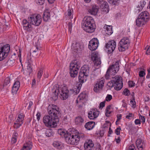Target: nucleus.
I'll list each match as a JSON object with an SVG mask.
<instances>
[{
	"mask_svg": "<svg viewBox=\"0 0 150 150\" xmlns=\"http://www.w3.org/2000/svg\"><path fill=\"white\" fill-rule=\"evenodd\" d=\"M10 79L8 77H6L4 80V86L7 85L10 82Z\"/></svg>",
	"mask_w": 150,
	"mask_h": 150,
	"instance_id": "obj_42",
	"label": "nucleus"
},
{
	"mask_svg": "<svg viewBox=\"0 0 150 150\" xmlns=\"http://www.w3.org/2000/svg\"><path fill=\"white\" fill-rule=\"evenodd\" d=\"M105 83V79L102 78L98 80L95 84L93 90L96 93L99 92L101 91L104 86Z\"/></svg>",
	"mask_w": 150,
	"mask_h": 150,
	"instance_id": "obj_10",
	"label": "nucleus"
},
{
	"mask_svg": "<svg viewBox=\"0 0 150 150\" xmlns=\"http://www.w3.org/2000/svg\"><path fill=\"white\" fill-rule=\"evenodd\" d=\"M23 29L26 30H28L29 28L31 27V25L29 23H28V24H26L23 25Z\"/></svg>",
	"mask_w": 150,
	"mask_h": 150,
	"instance_id": "obj_46",
	"label": "nucleus"
},
{
	"mask_svg": "<svg viewBox=\"0 0 150 150\" xmlns=\"http://www.w3.org/2000/svg\"><path fill=\"white\" fill-rule=\"evenodd\" d=\"M144 49L146 50V54H150V47H145Z\"/></svg>",
	"mask_w": 150,
	"mask_h": 150,
	"instance_id": "obj_59",
	"label": "nucleus"
},
{
	"mask_svg": "<svg viewBox=\"0 0 150 150\" xmlns=\"http://www.w3.org/2000/svg\"><path fill=\"white\" fill-rule=\"evenodd\" d=\"M10 50V47H0V61L6 58Z\"/></svg>",
	"mask_w": 150,
	"mask_h": 150,
	"instance_id": "obj_12",
	"label": "nucleus"
},
{
	"mask_svg": "<svg viewBox=\"0 0 150 150\" xmlns=\"http://www.w3.org/2000/svg\"><path fill=\"white\" fill-rule=\"evenodd\" d=\"M121 130V129L120 127H117L115 130V133L117 135H119L120 134V131Z\"/></svg>",
	"mask_w": 150,
	"mask_h": 150,
	"instance_id": "obj_49",
	"label": "nucleus"
},
{
	"mask_svg": "<svg viewBox=\"0 0 150 150\" xmlns=\"http://www.w3.org/2000/svg\"><path fill=\"white\" fill-rule=\"evenodd\" d=\"M115 141L117 143H119L120 142V136H118L117 138H115Z\"/></svg>",
	"mask_w": 150,
	"mask_h": 150,
	"instance_id": "obj_62",
	"label": "nucleus"
},
{
	"mask_svg": "<svg viewBox=\"0 0 150 150\" xmlns=\"http://www.w3.org/2000/svg\"><path fill=\"white\" fill-rule=\"evenodd\" d=\"M149 14L147 11H144L142 12L138 16L147 21L149 19Z\"/></svg>",
	"mask_w": 150,
	"mask_h": 150,
	"instance_id": "obj_23",
	"label": "nucleus"
},
{
	"mask_svg": "<svg viewBox=\"0 0 150 150\" xmlns=\"http://www.w3.org/2000/svg\"><path fill=\"white\" fill-rule=\"evenodd\" d=\"M119 69V63L116 62L115 64L110 66L108 68L105 75V77L106 79L110 78L111 76L114 75Z\"/></svg>",
	"mask_w": 150,
	"mask_h": 150,
	"instance_id": "obj_8",
	"label": "nucleus"
},
{
	"mask_svg": "<svg viewBox=\"0 0 150 150\" xmlns=\"http://www.w3.org/2000/svg\"><path fill=\"white\" fill-rule=\"evenodd\" d=\"M103 28L104 29H105V33L108 35H110L113 33V31L112 30V26H111L105 25Z\"/></svg>",
	"mask_w": 150,
	"mask_h": 150,
	"instance_id": "obj_22",
	"label": "nucleus"
},
{
	"mask_svg": "<svg viewBox=\"0 0 150 150\" xmlns=\"http://www.w3.org/2000/svg\"><path fill=\"white\" fill-rule=\"evenodd\" d=\"M45 134L46 136L48 137L52 136L53 134L52 130L50 129H47L45 131Z\"/></svg>",
	"mask_w": 150,
	"mask_h": 150,
	"instance_id": "obj_33",
	"label": "nucleus"
},
{
	"mask_svg": "<svg viewBox=\"0 0 150 150\" xmlns=\"http://www.w3.org/2000/svg\"><path fill=\"white\" fill-rule=\"evenodd\" d=\"M86 96V94L84 93H81L79 96L76 102L77 104L79 105V107L82 106L85 100Z\"/></svg>",
	"mask_w": 150,
	"mask_h": 150,
	"instance_id": "obj_16",
	"label": "nucleus"
},
{
	"mask_svg": "<svg viewBox=\"0 0 150 150\" xmlns=\"http://www.w3.org/2000/svg\"><path fill=\"white\" fill-rule=\"evenodd\" d=\"M40 50V49L39 47H32L30 49V52L32 53H35V54H37V53Z\"/></svg>",
	"mask_w": 150,
	"mask_h": 150,
	"instance_id": "obj_36",
	"label": "nucleus"
},
{
	"mask_svg": "<svg viewBox=\"0 0 150 150\" xmlns=\"http://www.w3.org/2000/svg\"><path fill=\"white\" fill-rule=\"evenodd\" d=\"M13 115H10L8 118H6L7 121L11 123L13 120Z\"/></svg>",
	"mask_w": 150,
	"mask_h": 150,
	"instance_id": "obj_45",
	"label": "nucleus"
},
{
	"mask_svg": "<svg viewBox=\"0 0 150 150\" xmlns=\"http://www.w3.org/2000/svg\"><path fill=\"white\" fill-rule=\"evenodd\" d=\"M95 125V123L93 122H87L85 125V128L87 130L92 129Z\"/></svg>",
	"mask_w": 150,
	"mask_h": 150,
	"instance_id": "obj_25",
	"label": "nucleus"
},
{
	"mask_svg": "<svg viewBox=\"0 0 150 150\" xmlns=\"http://www.w3.org/2000/svg\"><path fill=\"white\" fill-rule=\"evenodd\" d=\"M37 4L40 5H42L45 3V0H35Z\"/></svg>",
	"mask_w": 150,
	"mask_h": 150,
	"instance_id": "obj_47",
	"label": "nucleus"
},
{
	"mask_svg": "<svg viewBox=\"0 0 150 150\" xmlns=\"http://www.w3.org/2000/svg\"><path fill=\"white\" fill-rule=\"evenodd\" d=\"M98 41L96 38H93L89 42L88 47H98Z\"/></svg>",
	"mask_w": 150,
	"mask_h": 150,
	"instance_id": "obj_19",
	"label": "nucleus"
},
{
	"mask_svg": "<svg viewBox=\"0 0 150 150\" xmlns=\"http://www.w3.org/2000/svg\"><path fill=\"white\" fill-rule=\"evenodd\" d=\"M123 93L124 95L127 96H129L130 95V91L127 88L124 90Z\"/></svg>",
	"mask_w": 150,
	"mask_h": 150,
	"instance_id": "obj_41",
	"label": "nucleus"
},
{
	"mask_svg": "<svg viewBox=\"0 0 150 150\" xmlns=\"http://www.w3.org/2000/svg\"><path fill=\"white\" fill-rule=\"evenodd\" d=\"M98 7L96 5L91 6L88 9V11L91 14L96 15L98 11Z\"/></svg>",
	"mask_w": 150,
	"mask_h": 150,
	"instance_id": "obj_17",
	"label": "nucleus"
},
{
	"mask_svg": "<svg viewBox=\"0 0 150 150\" xmlns=\"http://www.w3.org/2000/svg\"><path fill=\"white\" fill-rule=\"evenodd\" d=\"M32 145L30 142L25 143L21 150H30L32 148Z\"/></svg>",
	"mask_w": 150,
	"mask_h": 150,
	"instance_id": "obj_24",
	"label": "nucleus"
},
{
	"mask_svg": "<svg viewBox=\"0 0 150 150\" xmlns=\"http://www.w3.org/2000/svg\"><path fill=\"white\" fill-rule=\"evenodd\" d=\"M139 150H143V149L145 147V144H144L143 142L138 144V146H137Z\"/></svg>",
	"mask_w": 150,
	"mask_h": 150,
	"instance_id": "obj_38",
	"label": "nucleus"
},
{
	"mask_svg": "<svg viewBox=\"0 0 150 150\" xmlns=\"http://www.w3.org/2000/svg\"><path fill=\"white\" fill-rule=\"evenodd\" d=\"M112 78V79L108 83V85L112 88L113 87L117 91L121 89L123 85L122 77L120 76H116Z\"/></svg>",
	"mask_w": 150,
	"mask_h": 150,
	"instance_id": "obj_5",
	"label": "nucleus"
},
{
	"mask_svg": "<svg viewBox=\"0 0 150 150\" xmlns=\"http://www.w3.org/2000/svg\"><path fill=\"white\" fill-rule=\"evenodd\" d=\"M119 50L120 52L124 51L128 49V47H118Z\"/></svg>",
	"mask_w": 150,
	"mask_h": 150,
	"instance_id": "obj_58",
	"label": "nucleus"
},
{
	"mask_svg": "<svg viewBox=\"0 0 150 150\" xmlns=\"http://www.w3.org/2000/svg\"><path fill=\"white\" fill-rule=\"evenodd\" d=\"M108 2L110 4L113 5H115L117 3H118V1L120 0H108Z\"/></svg>",
	"mask_w": 150,
	"mask_h": 150,
	"instance_id": "obj_44",
	"label": "nucleus"
},
{
	"mask_svg": "<svg viewBox=\"0 0 150 150\" xmlns=\"http://www.w3.org/2000/svg\"><path fill=\"white\" fill-rule=\"evenodd\" d=\"M140 7H137V11H138V12H139L141 10H142L143 8L144 7V5L146 4V2L144 1H141L140 2Z\"/></svg>",
	"mask_w": 150,
	"mask_h": 150,
	"instance_id": "obj_34",
	"label": "nucleus"
},
{
	"mask_svg": "<svg viewBox=\"0 0 150 150\" xmlns=\"http://www.w3.org/2000/svg\"><path fill=\"white\" fill-rule=\"evenodd\" d=\"M105 49L108 54L112 53L115 50V47H105Z\"/></svg>",
	"mask_w": 150,
	"mask_h": 150,
	"instance_id": "obj_37",
	"label": "nucleus"
},
{
	"mask_svg": "<svg viewBox=\"0 0 150 150\" xmlns=\"http://www.w3.org/2000/svg\"><path fill=\"white\" fill-rule=\"evenodd\" d=\"M139 117L140 118V120H142V124H144L145 122V120L144 116L141 115H139Z\"/></svg>",
	"mask_w": 150,
	"mask_h": 150,
	"instance_id": "obj_53",
	"label": "nucleus"
},
{
	"mask_svg": "<svg viewBox=\"0 0 150 150\" xmlns=\"http://www.w3.org/2000/svg\"><path fill=\"white\" fill-rule=\"evenodd\" d=\"M81 66V62L79 60H74L71 62L70 66V74L71 77H75L77 76Z\"/></svg>",
	"mask_w": 150,
	"mask_h": 150,
	"instance_id": "obj_6",
	"label": "nucleus"
},
{
	"mask_svg": "<svg viewBox=\"0 0 150 150\" xmlns=\"http://www.w3.org/2000/svg\"><path fill=\"white\" fill-rule=\"evenodd\" d=\"M54 146L58 149H60L62 147V143L58 141L54 142L53 144Z\"/></svg>",
	"mask_w": 150,
	"mask_h": 150,
	"instance_id": "obj_28",
	"label": "nucleus"
},
{
	"mask_svg": "<svg viewBox=\"0 0 150 150\" xmlns=\"http://www.w3.org/2000/svg\"><path fill=\"white\" fill-rule=\"evenodd\" d=\"M135 147L134 145L132 144L129 146L128 150H135Z\"/></svg>",
	"mask_w": 150,
	"mask_h": 150,
	"instance_id": "obj_61",
	"label": "nucleus"
},
{
	"mask_svg": "<svg viewBox=\"0 0 150 150\" xmlns=\"http://www.w3.org/2000/svg\"><path fill=\"white\" fill-rule=\"evenodd\" d=\"M84 120L81 116H78L76 118L75 122L76 124L78 125H81L84 123Z\"/></svg>",
	"mask_w": 150,
	"mask_h": 150,
	"instance_id": "obj_26",
	"label": "nucleus"
},
{
	"mask_svg": "<svg viewBox=\"0 0 150 150\" xmlns=\"http://www.w3.org/2000/svg\"><path fill=\"white\" fill-rule=\"evenodd\" d=\"M91 58L94 62L95 66L98 68L100 67L101 62L98 53L94 52L92 53Z\"/></svg>",
	"mask_w": 150,
	"mask_h": 150,
	"instance_id": "obj_11",
	"label": "nucleus"
},
{
	"mask_svg": "<svg viewBox=\"0 0 150 150\" xmlns=\"http://www.w3.org/2000/svg\"><path fill=\"white\" fill-rule=\"evenodd\" d=\"M74 45H75V47H81V45L79 42H78L74 40L71 43V47H74Z\"/></svg>",
	"mask_w": 150,
	"mask_h": 150,
	"instance_id": "obj_40",
	"label": "nucleus"
},
{
	"mask_svg": "<svg viewBox=\"0 0 150 150\" xmlns=\"http://www.w3.org/2000/svg\"><path fill=\"white\" fill-rule=\"evenodd\" d=\"M50 14L49 10L48 9L45 10L43 16V20L45 21H47L50 19Z\"/></svg>",
	"mask_w": 150,
	"mask_h": 150,
	"instance_id": "obj_21",
	"label": "nucleus"
},
{
	"mask_svg": "<svg viewBox=\"0 0 150 150\" xmlns=\"http://www.w3.org/2000/svg\"><path fill=\"white\" fill-rule=\"evenodd\" d=\"M24 120L23 115L20 114L18 115L17 119L15 122L14 127L15 128L18 129L21 126L23 123Z\"/></svg>",
	"mask_w": 150,
	"mask_h": 150,
	"instance_id": "obj_15",
	"label": "nucleus"
},
{
	"mask_svg": "<svg viewBox=\"0 0 150 150\" xmlns=\"http://www.w3.org/2000/svg\"><path fill=\"white\" fill-rule=\"evenodd\" d=\"M32 61L30 59L28 60V64L27 66V71L29 75H30L33 71L32 68L31 64Z\"/></svg>",
	"mask_w": 150,
	"mask_h": 150,
	"instance_id": "obj_27",
	"label": "nucleus"
},
{
	"mask_svg": "<svg viewBox=\"0 0 150 150\" xmlns=\"http://www.w3.org/2000/svg\"><path fill=\"white\" fill-rule=\"evenodd\" d=\"M60 91L59 86L58 85H54L52 89L53 93L52 95V98L54 100L57 99L58 96L60 94V98L63 100L66 99L69 96L68 93L69 90L66 87H64L60 89Z\"/></svg>",
	"mask_w": 150,
	"mask_h": 150,
	"instance_id": "obj_3",
	"label": "nucleus"
},
{
	"mask_svg": "<svg viewBox=\"0 0 150 150\" xmlns=\"http://www.w3.org/2000/svg\"><path fill=\"white\" fill-rule=\"evenodd\" d=\"M20 86V82L19 81H16L13 85V86H15L17 88H19Z\"/></svg>",
	"mask_w": 150,
	"mask_h": 150,
	"instance_id": "obj_50",
	"label": "nucleus"
},
{
	"mask_svg": "<svg viewBox=\"0 0 150 150\" xmlns=\"http://www.w3.org/2000/svg\"><path fill=\"white\" fill-rule=\"evenodd\" d=\"M99 112L96 108L92 109L88 113V118L91 120L96 118L99 115Z\"/></svg>",
	"mask_w": 150,
	"mask_h": 150,
	"instance_id": "obj_14",
	"label": "nucleus"
},
{
	"mask_svg": "<svg viewBox=\"0 0 150 150\" xmlns=\"http://www.w3.org/2000/svg\"><path fill=\"white\" fill-rule=\"evenodd\" d=\"M0 47H10V45L5 43H0Z\"/></svg>",
	"mask_w": 150,
	"mask_h": 150,
	"instance_id": "obj_54",
	"label": "nucleus"
},
{
	"mask_svg": "<svg viewBox=\"0 0 150 150\" xmlns=\"http://www.w3.org/2000/svg\"><path fill=\"white\" fill-rule=\"evenodd\" d=\"M105 101L101 102L100 104V108L101 107L102 108L104 107L105 105Z\"/></svg>",
	"mask_w": 150,
	"mask_h": 150,
	"instance_id": "obj_64",
	"label": "nucleus"
},
{
	"mask_svg": "<svg viewBox=\"0 0 150 150\" xmlns=\"http://www.w3.org/2000/svg\"><path fill=\"white\" fill-rule=\"evenodd\" d=\"M94 23V20L92 17L86 16L84 18L82 22V27L86 32L92 33L95 31V29Z\"/></svg>",
	"mask_w": 150,
	"mask_h": 150,
	"instance_id": "obj_4",
	"label": "nucleus"
},
{
	"mask_svg": "<svg viewBox=\"0 0 150 150\" xmlns=\"http://www.w3.org/2000/svg\"><path fill=\"white\" fill-rule=\"evenodd\" d=\"M18 89L19 88L15 86H13L12 87V93L13 95L16 94V93L17 91L18 90Z\"/></svg>",
	"mask_w": 150,
	"mask_h": 150,
	"instance_id": "obj_43",
	"label": "nucleus"
},
{
	"mask_svg": "<svg viewBox=\"0 0 150 150\" xmlns=\"http://www.w3.org/2000/svg\"><path fill=\"white\" fill-rule=\"evenodd\" d=\"M43 70L42 69H40L38 71L37 74V78L38 79H40L41 78Z\"/></svg>",
	"mask_w": 150,
	"mask_h": 150,
	"instance_id": "obj_39",
	"label": "nucleus"
},
{
	"mask_svg": "<svg viewBox=\"0 0 150 150\" xmlns=\"http://www.w3.org/2000/svg\"><path fill=\"white\" fill-rule=\"evenodd\" d=\"M128 85L129 87H130L134 86L135 83L132 81H129L128 82Z\"/></svg>",
	"mask_w": 150,
	"mask_h": 150,
	"instance_id": "obj_55",
	"label": "nucleus"
},
{
	"mask_svg": "<svg viewBox=\"0 0 150 150\" xmlns=\"http://www.w3.org/2000/svg\"><path fill=\"white\" fill-rule=\"evenodd\" d=\"M145 75V73L144 71H139V76L140 77H143Z\"/></svg>",
	"mask_w": 150,
	"mask_h": 150,
	"instance_id": "obj_57",
	"label": "nucleus"
},
{
	"mask_svg": "<svg viewBox=\"0 0 150 150\" xmlns=\"http://www.w3.org/2000/svg\"><path fill=\"white\" fill-rule=\"evenodd\" d=\"M97 145L96 149L95 150H101V146L100 144L99 143H97Z\"/></svg>",
	"mask_w": 150,
	"mask_h": 150,
	"instance_id": "obj_60",
	"label": "nucleus"
},
{
	"mask_svg": "<svg viewBox=\"0 0 150 150\" xmlns=\"http://www.w3.org/2000/svg\"><path fill=\"white\" fill-rule=\"evenodd\" d=\"M47 112L49 115L45 116L43 117L44 123L48 127H56L59 122V117L61 114L58 107L54 104L50 105L48 107Z\"/></svg>",
	"mask_w": 150,
	"mask_h": 150,
	"instance_id": "obj_1",
	"label": "nucleus"
},
{
	"mask_svg": "<svg viewBox=\"0 0 150 150\" xmlns=\"http://www.w3.org/2000/svg\"><path fill=\"white\" fill-rule=\"evenodd\" d=\"M94 145L93 141L91 139H88L85 142L84 147L85 150H92Z\"/></svg>",
	"mask_w": 150,
	"mask_h": 150,
	"instance_id": "obj_13",
	"label": "nucleus"
},
{
	"mask_svg": "<svg viewBox=\"0 0 150 150\" xmlns=\"http://www.w3.org/2000/svg\"><path fill=\"white\" fill-rule=\"evenodd\" d=\"M147 22L146 20L139 17V16L136 21V25L139 27H141L144 25Z\"/></svg>",
	"mask_w": 150,
	"mask_h": 150,
	"instance_id": "obj_20",
	"label": "nucleus"
},
{
	"mask_svg": "<svg viewBox=\"0 0 150 150\" xmlns=\"http://www.w3.org/2000/svg\"><path fill=\"white\" fill-rule=\"evenodd\" d=\"M101 12L103 14H105L108 13L109 11V6L107 5L104 8L101 9Z\"/></svg>",
	"mask_w": 150,
	"mask_h": 150,
	"instance_id": "obj_35",
	"label": "nucleus"
},
{
	"mask_svg": "<svg viewBox=\"0 0 150 150\" xmlns=\"http://www.w3.org/2000/svg\"><path fill=\"white\" fill-rule=\"evenodd\" d=\"M110 46H112V47H116V42L114 40L109 41L106 44L105 47H110Z\"/></svg>",
	"mask_w": 150,
	"mask_h": 150,
	"instance_id": "obj_30",
	"label": "nucleus"
},
{
	"mask_svg": "<svg viewBox=\"0 0 150 150\" xmlns=\"http://www.w3.org/2000/svg\"><path fill=\"white\" fill-rule=\"evenodd\" d=\"M72 52L74 54H76L78 51V49L77 47H72L71 48Z\"/></svg>",
	"mask_w": 150,
	"mask_h": 150,
	"instance_id": "obj_51",
	"label": "nucleus"
},
{
	"mask_svg": "<svg viewBox=\"0 0 150 150\" xmlns=\"http://www.w3.org/2000/svg\"><path fill=\"white\" fill-rule=\"evenodd\" d=\"M67 132L65 130L63 129H58L57 133L58 134L62 136H64L65 138V136L67 134H66Z\"/></svg>",
	"mask_w": 150,
	"mask_h": 150,
	"instance_id": "obj_32",
	"label": "nucleus"
},
{
	"mask_svg": "<svg viewBox=\"0 0 150 150\" xmlns=\"http://www.w3.org/2000/svg\"><path fill=\"white\" fill-rule=\"evenodd\" d=\"M89 67L88 65H84L81 68L79 74V80L80 82L83 83L86 80V77L89 75Z\"/></svg>",
	"mask_w": 150,
	"mask_h": 150,
	"instance_id": "obj_7",
	"label": "nucleus"
},
{
	"mask_svg": "<svg viewBox=\"0 0 150 150\" xmlns=\"http://www.w3.org/2000/svg\"><path fill=\"white\" fill-rule=\"evenodd\" d=\"M21 49H19L18 52V57L19 60L20 62H21Z\"/></svg>",
	"mask_w": 150,
	"mask_h": 150,
	"instance_id": "obj_52",
	"label": "nucleus"
},
{
	"mask_svg": "<svg viewBox=\"0 0 150 150\" xmlns=\"http://www.w3.org/2000/svg\"><path fill=\"white\" fill-rule=\"evenodd\" d=\"M79 83L78 86H76V88H74V94H78L80 91V89L82 86V83Z\"/></svg>",
	"mask_w": 150,
	"mask_h": 150,
	"instance_id": "obj_29",
	"label": "nucleus"
},
{
	"mask_svg": "<svg viewBox=\"0 0 150 150\" xmlns=\"http://www.w3.org/2000/svg\"><path fill=\"white\" fill-rule=\"evenodd\" d=\"M28 20L30 24L36 26H38L41 22V17L39 14H35L31 15L29 17Z\"/></svg>",
	"mask_w": 150,
	"mask_h": 150,
	"instance_id": "obj_9",
	"label": "nucleus"
},
{
	"mask_svg": "<svg viewBox=\"0 0 150 150\" xmlns=\"http://www.w3.org/2000/svg\"><path fill=\"white\" fill-rule=\"evenodd\" d=\"M134 122L136 125L140 124L141 121L138 119H137L135 120Z\"/></svg>",
	"mask_w": 150,
	"mask_h": 150,
	"instance_id": "obj_63",
	"label": "nucleus"
},
{
	"mask_svg": "<svg viewBox=\"0 0 150 150\" xmlns=\"http://www.w3.org/2000/svg\"><path fill=\"white\" fill-rule=\"evenodd\" d=\"M111 107V106L110 105H109L106 109L105 115L107 117H109L112 111L110 110Z\"/></svg>",
	"mask_w": 150,
	"mask_h": 150,
	"instance_id": "obj_31",
	"label": "nucleus"
},
{
	"mask_svg": "<svg viewBox=\"0 0 150 150\" xmlns=\"http://www.w3.org/2000/svg\"><path fill=\"white\" fill-rule=\"evenodd\" d=\"M86 135L77 130L73 129L65 136V141L68 144L73 145L78 144L80 141L84 139Z\"/></svg>",
	"mask_w": 150,
	"mask_h": 150,
	"instance_id": "obj_2",
	"label": "nucleus"
},
{
	"mask_svg": "<svg viewBox=\"0 0 150 150\" xmlns=\"http://www.w3.org/2000/svg\"><path fill=\"white\" fill-rule=\"evenodd\" d=\"M112 98L111 95L108 94L106 98V100L107 101H110L112 99Z\"/></svg>",
	"mask_w": 150,
	"mask_h": 150,
	"instance_id": "obj_56",
	"label": "nucleus"
},
{
	"mask_svg": "<svg viewBox=\"0 0 150 150\" xmlns=\"http://www.w3.org/2000/svg\"><path fill=\"white\" fill-rule=\"evenodd\" d=\"M107 5H108L107 2L105 1H104L103 3L100 6V7L101 9L104 8Z\"/></svg>",
	"mask_w": 150,
	"mask_h": 150,
	"instance_id": "obj_48",
	"label": "nucleus"
},
{
	"mask_svg": "<svg viewBox=\"0 0 150 150\" xmlns=\"http://www.w3.org/2000/svg\"><path fill=\"white\" fill-rule=\"evenodd\" d=\"M129 40L128 39L126 38H124L122 39L119 43V46L120 47H126L128 46L129 44Z\"/></svg>",
	"mask_w": 150,
	"mask_h": 150,
	"instance_id": "obj_18",
	"label": "nucleus"
}]
</instances>
